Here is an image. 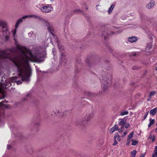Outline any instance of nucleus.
Segmentation results:
<instances>
[{"instance_id": "nucleus-39", "label": "nucleus", "mask_w": 157, "mask_h": 157, "mask_svg": "<svg viewBox=\"0 0 157 157\" xmlns=\"http://www.w3.org/2000/svg\"><path fill=\"white\" fill-rule=\"evenodd\" d=\"M97 9L98 10H99V9L98 8H97Z\"/></svg>"}, {"instance_id": "nucleus-2", "label": "nucleus", "mask_w": 157, "mask_h": 157, "mask_svg": "<svg viewBox=\"0 0 157 157\" xmlns=\"http://www.w3.org/2000/svg\"><path fill=\"white\" fill-rule=\"evenodd\" d=\"M6 25V23L4 21L0 20V42L2 40L3 37L5 40H7L9 38L10 32L7 28L4 27Z\"/></svg>"}, {"instance_id": "nucleus-28", "label": "nucleus", "mask_w": 157, "mask_h": 157, "mask_svg": "<svg viewBox=\"0 0 157 157\" xmlns=\"http://www.w3.org/2000/svg\"><path fill=\"white\" fill-rule=\"evenodd\" d=\"M128 112L127 111L125 112H123L121 113L120 115L121 116H123L124 115H126L128 114Z\"/></svg>"}, {"instance_id": "nucleus-36", "label": "nucleus", "mask_w": 157, "mask_h": 157, "mask_svg": "<svg viewBox=\"0 0 157 157\" xmlns=\"http://www.w3.org/2000/svg\"><path fill=\"white\" fill-rule=\"evenodd\" d=\"M80 11V10H75V12H77V11Z\"/></svg>"}, {"instance_id": "nucleus-26", "label": "nucleus", "mask_w": 157, "mask_h": 157, "mask_svg": "<svg viewBox=\"0 0 157 157\" xmlns=\"http://www.w3.org/2000/svg\"><path fill=\"white\" fill-rule=\"evenodd\" d=\"M156 93V92L155 91H152L150 92V95H149L150 97H151L155 95V94Z\"/></svg>"}, {"instance_id": "nucleus-13", "label": "nucleus", "mask_w": 157, "mask_h": 157, "mask_svg": "<svg viewBox=\"0 0 157 157\" xmlns=\"http://www.w3.org/2000/svg\"><path fill=\"white\" fill-rule=\"evenodd\" d=\"M155 2L154 1H151L146 6L147 9H149L152 8L155 5Z\"/></svg>"}, {"instance_id": "nucleus-31", "label": "nucleus", "mask_w": 157, "mask_h": 157, "mask_svg": "<svg viewBox=\"0 0 157 157\" xmlns=\"http://www.w3.org/2000/svg\"><path fill=\"white\" fill-rule=\"evenodd\" d=\"M148 113H149V112L148 111L146 113V114H145V115H144V120L147 117L148 114Z\"/></svg>"}, {"instance_id": "nucleus-20", "label": "nucleus", "mask_w": 157, "mask_h": 157, "mask_svg": "<svg viewBox=\"0 0 157 157\" xmlns=\"http://www.w3.org/2000/svg\"><path fill=\"white\" fill-rule=\"evenodd\" d=\"M157 108H156L151 110L150 112V113L151 114L154 115L157 112Z\"/></svg>"}, {"instance_id": "nucleus-1", "label": "nucleus", "mask_w": 157, "mask_h": 157, "mask_svg": "<svg viewBox=\"0 0 157 157\" xmlns=\"http://www.w3.org/2000/svg\"><path fill=\"white\" fill-rule=\"evenodd\" d=\"M17 47L22 52L21 57L14 59L13 62L17 66L18 71V77L21 81L28 82L31 73V69L29 62L32 61L37 63L44 61L41 58L33 55L31 52L24 47L17 45Z\"/></svg>"}, {"instance_id": "nucleus-24", "label": "nucleus", "mask_w": 157, "mask_h": 157, "mask_svg": "<svg viewBox=\"0 0 157 157\" xmlns=\"http://www.w3.org/2000/svg\"><path fill=\"white\" fill-rule=\"evenodd\" d=\"M136 153V150H134L132 151L131 152V154L132 155V157H135Z\"/></svg>"}, {"instance_id": "nucleus-37", "label": "nucleus", "mask_w": 157, "mask_h": 157, "mask_svg": "<svg viewBox=\"0 0 157 157\" xmlns=\"http://www.w3.org/2000/svg\"><path fill=\"white\" fill-rule=\"evenodd\" d=\"M155 155L154 154H153L152 157H155Z\"/></svg>"}, {"instance_id": "nucleus-10", "label": "nucleus", "mask_w": 157, "mask_h": 157, "mask_svg": "<svg viewBox=\"0 0 157 157\" xmlns=\"http://www.w3.org/2000/svg\"><path fill=\"white\" fill-rule=\"evenodd\" d=\"M138 38L135 36H132L128 38V40L131 43H134L136 42L138 40Z\"/></svg>"}, {"instance_id": "nucleus-29", "label": "nucleus", "mask_w": 157, "mask_h": 157, "mask_svg": "<svg viewBox=\"0 0 157 157\" xmlns=\"http://www.w3.org/2000/svg\"><path fill=\"white\" fill-rule=\"evenodd\" d=\"M47 27V29L48 30L49 32H50L52 31V28L50 26V24H49V25H48V26H46Z\"/></svg>"}, {"instance_id": "nucleus-27", "label": "nucleus", "mask_w": 157, "mask_h": 157, "mask_svg": "<svg viewBox=\"0 0 157 157\" xmlns=\"http://www.w3.org/2000/svg\"><path fill=\"white\" fill-rule=\"evenodd\" d=\"M155 156H157V146H156L155 148L154 154Z\"/></svg>"}, {"instance_id": "nucleus-23", "label": "nucleus", "mask_w": 157, "mask_h": 157, "mask_svg": "<svg viewBox=\"0 0 157 157\" xmlns=\"http://www.w3.org/2000/svg\"><path fill=\"white\" fill-rule=\"evenodd\" d=\"M115 6V5L113 4L111 5L110 7L109 8V10L108 11V13H110L113 10L114 7Z\"/></svg>"}, {"instance_id": "nucleus-33", "label": "nucleus", "mask_w": 157, "mask_h": 157, "mask_svg": "<svg viewBox=\"0 0 157 157\" xmlns=\"http://www.w3.org/2000/svg\"><path fill=\"white\" fill-rule=\"evenodd\" d=\"M7 148L8 149H9L10 148V145H7Z\"/></svg>"}, {"instance_id": "nucleus-32", "label": "nucleus", "mask_w": 157, "mask_h": 157, "mask_svg": "<svg viewBox=\"0 0 157 157\" xmlns=\"http://www.w3.org/2000/svg\"><path fill=\"white\" fill-rule=\"evenodd\" d=\"M129 125V124L128 123L126 124L125 123V124H124V128L125 127V128H128Z\"/></svg>"}, {"instance_id": "nucleus-14", "label": "nucleus", "mask_w": 157, "mask_h": 157, "mask_svg": "<svg viewBox=\"0 0 157 157\" xmlns=\"http://www.w3.org/2000/svg\"><path fill=\"white\" fill-rule=\"evenodd\" d=\"M118 131L120 134H121V137H124L127 133V132L126 131H123V129L120 128L118 129Z\"/></svg>"}, {"instance_id": "nucleus-9", "label": "nucleus", "mask_w": 157, "mask_h": 157, "mask_svg": "<svg viewBox=\"0 0 157 157\" xmlns=\"http://www.w3.org/2000/svg\"><path fill=\"white\" fill-rule=\"evenodd\" d=\"M134 135V132H131L129 133L128 135L127 140V142L126 144V145H128L131 143V139L133 137Z\"/></svg>"}, {"instance_id": "nucleus-15", "label": "nucleus", "mask_w": 157, "mask_h": 157, "mask_svg": "<svg viewBox=\"0 0 157 157\" xmlns=\"http://www.w3.org/2000/svg\"><path fill=\"white\" fill-rule=\"evenodd\" d=\"M118 126L116 124L112 128H111L109 131V132L110 133H112L115 131H116L118 130Z\"/></svg>"}, {"instance_id": "nucleus-25", "label": "nucleus", "mask_w": 157, "mask_h": 157, "mask_svg": "<svg viewBox=\"0 0 157 157\" xmlns=\"http://www.w3.org/2000/svg\"><path fill=\"white\" fill-rule=\"evenodd\" d=\"M155 136H152L151 135H150L148 139H152V141L154 142L155 140Z\"/></svg>"}, {"instance_id": "nucleus-38", "label": "nucleus", "mask_w": 157, "mask_h": 157, "mask_svg": "<svg viewBox=\"0 0 157 157\" xmlns=\"http://www.w3.org/2000/svg\"><path fill=\"white\" fill-rule=\"evenodd\" d=\"M155 70L157 71V67H156Z\"/></svg>"}, {"instance_id": "nucleus-21", "label": "nucleus", "mask_w": 157, "mask_h": 157, "mask_svg": "<svg viewBox=\"0 0 157 157\" xmlns=\"http://www.w3.org/2000/svg\"><path fill=\"white\" fill-rule=\"evenodd\" d=\"M150 122L148 125L149 127H150L152 125L154 124L155 121L154 119H151L149 120Z\"/></svg>"}, {"instance_id": "nucleus-22", "label": "nucleus", "mask_w": 157, "mask_h": 157, "mask_svg": "<svg viewBox=\"0 0 157 157\" xmlns=\"http://www.w3.org/2000/svg\"><path fill=\"white\" fill-rule=\"evenodd\" d=\"M131 141L132 142V145L135 146L138 143L137 140H136L134 139H132Z\"/></svg>"}, {"instance_id": "nucleus-6", "label": "nucleus", "mask_w": 157, "mask_h": 157, "mask_svg": "<svg viewBox=\"0 0 157 157\" xmlns=\"http://www.w3.org/2000/svg\"><path fill=\"white\" fill-rule=\"evenodd\" d=\"M36 15H28L23 16L21 18L19 19L17 22L15 27L16 29L18 26L19 24L22 21V20L27 17H33L37 19L38 20V17H40Z\"/></svg>"}, {"instance_id": "nucleus-19", "label": "nucleus", "mask_w": 157, "mask_h": 157, "mask_svg": "<svg viewBox=\"0 0 157 157\" xmlns=\"http://www.w3.org/2000/svg\"><path fill=\"white\" fill-rule=\"evenodd\" d=\"M114 139H116L119 142L121 141V138L120 136L119 135L118 133L117 132L115 133V135L114 137Z\"/></svg>"}, {"instance_id": "nucleus-41", "label": "nucleus", "mask_w": 157, "mask_h": 157, "mask_svg": "<svg viewBox=\"0 0 157 157\" xmlns=\"http://www.w3.org/2000/svg\"><path fill=\"white\" fill-rule=\"evenodd\" d=\"M156 157H157V156H156Z\"/></svg>"}, {"instance_id": "nucleus-3", "label": "nucleus", "mask_w": 157, "mask_h": 157, "mask_svg": "<svg viewBox=\"0 0 157 157\" xmlns=\"http://www.w3.org/2000/svg\"><path fill=\"white\" fill-rule=\"evenodd\" d=\"M110 83L109 80L106 78H104L101 81V93L105 92L109 88Z\"/></svg>"}, {"instance_id": "nucleus-12", "label": "nucleus", "mask_w": 157, "mask_h": 157, "mask_svg": "<svg viewBox=\"0 0 157 157\" xmlns=\"http://www.w3.org/2000/svg\"><path fill=\"white\" fill-rule=\"evenodd\" d=\"M38 20L41 22L43 24H44V25L46 26H48L50 24L47 21L40 17H38Z\"/></svg>"}, {"instance_id": "nucleus-7", "label": "nucleus", "mask_w": 157, "mask_h": 157, "mask_svg": "<svg viewBox=\"0 0 157 157\" xmlns=\"http://www.w3.org/2000/svg\"><path fill=\"white\" fill-rule=\"evenodd\" d=\"M113 29L116 30L115 32L112 31L110 33L111 35H115L117 34H119L121 33L123 29L121 27H116L115 26H113L112 27Z\"/></svg>"}, {"instance_id": "nucleus-11", "label": "nucleus", "mask_w": 157, "mask_h": 157, "mask_svg": "<svg viewBox=\"0 0 157 157\" xmlns=\"http://www.w3.org/2000/svg\"><path fill=\"white\" fill-rule=\"evenodd\" d=\"M152 44L150 43L147 44V46L146 48V52L148 53H150L152 51Z\"/></svg>"}, {"instance_id": "nucleus-8", "label": "nucleus", "mask_w": 157, "mask_h": 157, "mask_svg": "<svg viewBox=\"0 0 157 157\" xmlns=\"http://www.w3.org/2000/svg\"><path fill=\"white\" fill-rule=\"evenodd\" d=\"M11 85V84L10 83H8V84L5 85L0 83V92L3 94L4 92V89L8 88Z\"/></svg>"}, {"instance_id": "nucleus-16", "label": "nucleus", "mask_w": 157, "mask_h": 157, "mask_svg": "<svg viewBox=\"0 0 157 157\" xmlns=\"http://www.w3.org/2000/svg\"><path fill=\"white\" fill-rule=\"evenodd\" d=\"M54 113L56 115L62 116L63 114V113L59 109H56V110L54 111Z\"/></svg>"}, {"instance_id": "nucleus-30", "label": "nucleus", "mask_w": 157, "mask_h": 157, "mask_svg": "<svg viewBox=\"0 0 157 157\" xmlns=\"http://www.w3.org/2000/svg\"><path fill=\"white\" fill-rule=\"evenodd\" d=\"M114 143L113 144V146H115L118 144V142H117V140H116V139H114Z\"/></svg>"}, {"instance_id": "nucleus-5", "label": "nucleus", "mask_w": 157, "mask_h": 157, "mask_svg": "<svg viewBox=\"0 0 157 157\" xmlns=\"http://www.w3.org/2000/svg\"><path fill=\"white\" fill-rule=\"evenodd\" d=\"M40 11L44 13H50L53 10V8L50 5H47L43 6L40 9Z\"/></svg>"}, {"instance_id": "nucleus-4", "label": "nucleus", "mask_w": 157, "mask_h": 157, "mask_svg": "<svg viewBox=\"0 0 157 157\" xmlns=\"http://www.w3.org/2000/svg\"><path fill=\"white\" fill-rule=\"evenodd\" d=\"M94 116L93 113H88L82 119L81 122L82 123L85 124L90 121Z\"/></svg>"}, {"instance_id": "nucleus-35", "label": "nucleus", "mask_w": 157, "mask_h": 157, "mask_svg": "<svg viewBox=\"0 0 157 157\" xmlns=\"http://www.w3.org/2000/svg\"><path fill=\"white\" fill-rule=\"evenodd\" d=\"M16 31H15L13 32V35L14 36L15 35V34H16Z\"/></svg>"}, {"instance_id": "nucleus-34", "label": "nucleus", "mask_w": 157, "mask_h": 157, "mask_svg": "<svg viewBox=\"0 0 157 157\" xmlns=\"http://www.w3.org/2000/svg\"><path fill=\"white\" fill-rule=\"evenodd\" d=\"M144 156H145V155L144 154H143L142 155L140 156L139 157H144Z\"/></svg>"}, {"instance_id": "nucleus-40", "label": "nucleus", "mask_w": 157, "mask_h": 157, "mask_svg": "<svg viewBox=\"0 0 157 157\" xmlns=\"http://www.w3.org/2000/svg\"><path fill=\"white\" fill-rule=\"evenodd\" d=\"M51 41L50 40H49V42H50Z\"/></svg>"}, {"instance_id": "nucleus-17", "label": "nucleus", "mask_w": 157, "mask_h": 157, "mask_svg": "<svg viewBox=\"0 0 157 157\" xmlns=\"http://www.w3.org/2000/svg\"><path fill=\"white\" fill-rule=\"evenodd\" d=\"M125 124V122L124 120L123 119H120L119 120V125H121V128L123 129L124 128V126Z\"/></svg>"}, {"instance_id": "nucleus-18", "label": "nucleus", "mask_w": 157, "mask_h": 157, "mask_svg": "<svg viewBox=\"0 0 157 157\" xmlns=\"http://www.w3.org/2000/svg\"><path fill=\"white\" fill-rule=\"evenodd\" d=\"M12 82H16L17 84H19L21 83V81L18 80V77H16L12 80Z\"/></svg>"}]
</instances>
